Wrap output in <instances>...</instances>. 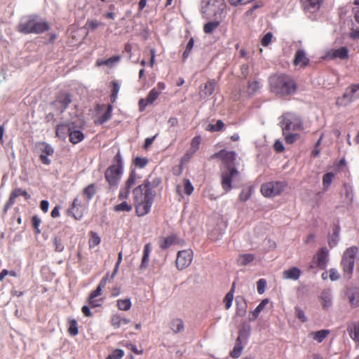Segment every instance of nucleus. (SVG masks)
<instances>
[{
    "label": "nucleus",
    "instance_id": "11",
    "mask_svg": "<svg viewBox=\"0 0 359 359\" xmlns=\"http://www.w3.org/2000/svg\"><path fill=\"white\" fill-rule=\"evenodd\" d=\"M20 196H24L27 200L30 198V195L26 190L22 189L20 188H16L13 189L10 194L9 199L4 205V210L5 212H7L8 210H9L13 206L15 202V198Z\"/></svg>",
    "mask_w": 359,
    "mask_h": 359
},
{
    "label": "nucleus",
    "instance_id": "60",
    "mask_svg": "<svg viewBox=\"0 0 359 359\" xmlns=\"http://www.w3.org/2000/svg\"><path fill=\"white\" fill-rule=\"evenodd\" d=\"M295 316L302 322L305 323L307 320V318L305 316L304 311L299 306H295Z\"/></svg>",
    "mask_w": 359,
    "mask_h": 359
},
{
    "label": "nucleus",
    "instance_id": "30",
    "mask_svg": "<svg viewBox=\"0 0 359 359\" xmlns=\"http://www.w3.org/2000/svg\"><path fill=\"white\" fill-rule=\"evenodd\" d=\"M113 106L112 104H108L106 111L95 121V124H103L111 117Z\"/></svg>",
    "mask_w": 359,
    "mask_h": 359
},
{
    "label": "nucleus",
    "instance_id": "47",
    "mask_svg": "<svg viewBox=\"0 0 359 359\" xmlns=\"http://www.w3.org/2000/svg\"><path fill=\"white\" fill-rule=\"evenodd\" d=\"M334 177V174L332 172H327L323 175V189L325 190H327L330 187Z\"/></svg>",
    "mask_w": 359,
    "mask_h": 359
},
{
    "label": "nucleus",
    "instance_id": "43",
    "mask_svg": "<svg viewBox=\"0 0 359 359\" xmlns=\"http://www.w3.org/2000/svg\"><path fill=\"white\" fill-rule=\"evenodd\" d=\"M219 26V21H211L205 23L203 27V32L205 34H211Z\"/></svg>",
    "mask_w": 359,
    "mask_h": 359
},
{
    "label": "nucleus",
    "instance_id": "4",
    "mask_svg": "<svg viewBox=\"0 0 359 359\" xmlns=\"http://www.w3.org/2000/svg\"><path fill=\"white\" fill-rule=\"evenodd\" d=\"M236 158H222L223 168L221 171V185L224 194L229 192L232 188V181L239 175Z\"/></svg>",
    "mask_w": 359,
    "mask_h": 359
},
{
    "label": "nucleus",
    "instance_id": "62",
    "mask_svg": "<svg viewBox=\"0 0 359 359\" xmlns=\"http://www.w3.org/2000/svg\"><path fill=\"white\" fill-rule=\"evenodd\" d=\"M53 243L55 246V250L56 252H60L64 250V245L61 238L58 237H55L53 240Z\"/></svg>",
    "mask_w": 359,
    "mask_h": 359
},
{
    "label": "nucleus",
    "instance_id": "40",
    "mask_svg": "<svg viewBox=\"0 0 359 359\" xmlns=\"http://www.w3.org/2000/svg\"><path fill=\"white\" fill-rule=\"evenodd\" d=\"M89 235L90 238L88 241V245L90 248H93L100 243L101 239L97 233L90 231Z\"/></svg>",
    "mask_w": 359,
    "mask_h": 359
},
{
    "label": "nucleus",
    "instance_id": "28",
    "mask_svg": "<svg viewBox=\"0 0 359 359\" xmlns=\"http://www.w3.org/2000/svg\"><path fill=\"white\" fill-rule=\"evenodd\" d=\"M176 240V236L171 235L167 237H162L158 241L159 247L162 250H166L170 248Z\"/></svg>",
    "mask_w": 359,
    "mask_h": 359
},
{
    "label": "nucleus",
    "instance_id": "38",
    "mask_svg": "<svg viewBox=\"0 0 359 359\" xmlns=\"http://www.w3.org/2000/svg\"><path fill=\"white\" fill-rule=\"evenodd\" d=\"M115 212H130L133 209V205L127 202V201H122L120 204L114 206Z\"/></svg>",
    "mask_w": 359,
    "mask_h": 359
},
{
    "label": "nucleus",
    "instance_id": "17",
    "mask_svg": "<svg viewBox=\"0 0 359 359\" xmlns=\"http://www.w3.org/2000/svg\"><path fill=\"white\" fill-rule=\"evenodd\" d=\"M215 86H216V81L215 80H209L208 81L203 88H201V90H200V96L201 97H206L208 96H210L211 95L214 91H215Z\"/></svg>",
    "mask_w": 359,
    "mask_h": 359
},
{
    "label": "nucleus",
    "instance_id": "36",
    "mask_svg": "<svg viewBox=\"0 0 359 359\" xmlns=\"http://www.w3.org/2000/svg\"><path fill=\"white\" fill-rule=\"evenodd\" d=\"M170 328L174 333H179L184 330V323L180 318L174 319L170 323Z\"/></svg>",
    "mask_w": 359,
    "mask_h": 359
},
{
    "label": "nucleus",
    "instance_id": "24",
    "mask_svg": "<svg viewBox=\"0 0 359 359\" xmlns=\"http://www.w3.org/2000/svg\"><path fill=\"white\" fill-rule=\"evenodd\" d=\"M69 141L73 144H77L84 139V134L79 130H74L71 126L69 133Z\"/></svg>",
    "mask_w": 359,
    "mask_h": 359
},
{
    "label": "nucleus",
    "instance_id": "58",
    "mask_svg": "<svg viewBox=\"0 0 359 359\" xmlns=\"http://www.w3.org/2000/svg\"><path fill=\"white\" fill-rule=\"evenodd\" d=\"M194 38L191 37L189 39L188 43L187 44L186 49L183 53L182 57H183L184 60H185L189 55V53L194 47Z\"/></svg>",
    "mask_w": 359,
    "mask_h": 359
},
{
    "label": "nucleus",
    "instance_id": "45",
    "mask_svg": "<svg viewBox=\"0 0 359 359\" xmlns=\"http://www.w3.org/2000/svg\"><path fill=\"white\" fill-rule=\"evenodd\" d=\"M131 305L130 299H118L117 301V307L121 311H128L131 308Z\"/></svg>",
    "mask_w": 359,
    "mask_h": 359
},
{
    "label": "nucleus",
    "instance_id": "55",
    "mask_svg": "<svg viewBox=\"0 0 359 359\" xmlns=\"http://www.w3.org/2000/svg\"><path fill=\"white\" fill-rule=\"evenodd\" d=\"M130 190L126 187H121L118 193V200L121 201H126L128 198Z\"/></svg>",
    "mask_w": 359,
    "mask_h": 359
},
{
    "label": "nucleus",
    "instance_id": "18",
    "mask_svg": "<svg viewBox=\"0 0 359 359\" xmlns=\"http://www.w3.org/2000/svg\"><path fill=\"white\" fill-rule=\"evenodd\" d=\"M344 98H347L349 100L359 98V83L352 84L348 86L343 95Z\"/></svg>",
    "mask_w": 359,
    "mask_h": 359
},
{
    "label": "nucleus",
    "instance_id": "9",
    "mask_svg": "<svg viewBox=\"0 0 359 359\" xmlns=\"http://www.w3.org/2000/svg\"><path fill=\"white\" fill-rule=\"evenodd\" d=\"M107 280V275L102 278L97 288L90 293L87 299V302L89 306L91 308H95L102 306L103 303V299L97 297L102 294V290L105 287Z\"/></svg>",
    "mask_w": 359,
    "mask_h": 359
},
{
    "label": "nucleus",
    "instance_id": "13",
    "mask_svg": "<svg viewBox=\"0 0 359 359\" xmlns=\"http://www.w3.org/2000/svg\"><path fill=\"white\" fill-rule=\"evenodd\" d=\"M327 57L330 59L347 60L349 57V50L345 46H341L337 49H332L327 53Z\"/></svg>",
    "mask_w": 359,
    "mask_h": 359
},
{
    "label": "nucleus",
    "instance_id": "34",
    "mask_svg": "<svg viewBox=\"0 0 359 359\" xmlns=\"http://www.w3.org/2000/svg\"><path fill=\"white\" fill-rule=\"evenodd\" d=\"M150 251H151L150 243H147L144 245V250H143V256H142V263L140 265L141 269H145L147 267Z\"/></svg>",
    "mask_w": 359,
    "mask_h": 359
},
{
    "label": "nucleus",
    "instance_id": "48",
    "mask_svg": "<svg viewBox=\"0 0 359 359\" xmlns=\"http://www.w3.org/2000/svg\"><path fill=\"white\" fill-rule=\"evenodd\" d=\"M241 302H239L238 297L236 299L237 311L238 315H243L246 311V302L243 297H241Z\"/></svg>",
    "mask_w": 359,
    "mask_h": 359
},
{
    "label": "nucleus",
    "instance_id": "29",
    "mask_svg": "<svg viewBox=\"0 0 359 359\" xmlns=\"http://www.w3.org/2000/svg\"><path fill=\"white\" fill-rule=\"evenodd\" d=\"M70 127V125L67 124L57 125L55 130L56 136L60 139H65L67 135H69Z\"/></svg>",
    "mask_w": 359,
    "mask_h": 359
},
{
    "label": "nucleus",
    "instance_id": "15",
    "mask_svg": "<svg viewBox=\"0 0 359 359\" xmlns=\"http://www.w3.org/2000/svg\"><path fill=\"white\" fill-rule=\"evenodd\" d=\"M293 63L294 65L302 68H305L309 64V59L306 57L304 50L299 49L296 51Z\"/></svg>",
    "mask_w": 359,
    "mask_h": 359
},
{
    "label": "nucleus",
    "instance_id": "8",
    "mask_svg": "<svg viewBox=\"0 0 359 359\" xmlns=\"http://www.w3.org/2000/svg\"><path fill=\"white\" fill-rule=\"evenodd\" d=\"M280 122L283 133L290 130H297L302 128V123L299 117L292 113H285L282 116Z\"/></svg>",
    "mask_w": 359,
    "mask_h": 359
},
{
    "label": "nucleus",
    "instance_id": "61",
    "mask_svg": "<svg viewBox=\"0 0 359 359\" xmlns=\"http://www.w3.org/2000/svg\"><path fill=\"white\" fill-rule=\"evenodd\" d=\"M248 87L250 93H255L260 88V83L257 81H249Z\"/></svg>",
    "mask_w": 359,
    "mask_h": 359
},
{
    "label": "nucleus",
    "instance_id": "19",
    "mask_svg": "<svg viewBox=\"0 0 359 359\" xmlns=\"http://www.w3.org/2000/svg\"><path fill=\"white\" fill-rule=\"evenodd\" d=\"M243 337V331H239V335L236 340V344L233 350L230 352V356L233 358H238L241 355L243 351V346L241 342V337Z\"/></svg>",
    "mask_w": 359,
    "mask_h": 359
},
{
    "label": "nucleus",
    "instance_id": "53",
    "mask_svg": "<svg viewBox=\"0 0 359 359\" xmlns=\"http://www.w3.org/2000/svg\"><path fill=\"white\" fill-rule=\"evenodd\" d=\"M283 134V135H285V140L287 144L294 143L299 137V135L298 134L290 133L289 132H285V133Z\"/></svg>",
    "mask_w": 359,
    "mask_h": 359
},
{
    "label": "nucleus",
    "instance_id": "42",
    "mask_svg": "<svg viewBox=\"0 0 359 359\" xmlns=\"http://www.w3.org/2000/svg\"><path fill=\"white\" fill-rule=\"evenodd\" d=\"M96 193V187L94 184H90L87 186L83 190V194L88 198V200H90Z\"/></svg>",
    "mask_w": 359,
    "mask_h": 359
},
{
    "label": "nucleus",
    "instance_id": "14",
    "mask_svg": "<svg viewBox=\"0 0 359 359\" xmlns=\"http://www.w3.org/2000/svg\"><path fill=\"white\" fill-rule=\"evenodd\" d=\"M316 259L315 267H319L322 269H325L328 260V250L326 248H320L316 255L313 257V261Z\"/></svg>",
    "mask_w": 359,
    "mask_h": 359
},
{
    "label": "nucleus",
    "instance_id": "27",
    "mask_svg": "<svg viewBox=\"0 0 359 359\" xmlns=\"http://www.w3.org/2000/svg\"><path fill=\"white\" fill-rule=\"evenodd\" d=\"M60 104L62 110L67 109L69 104L71 103L72 100L69 93H61L57 97L55 101Z\"/></svg>",
    "mask_w": 359,
    "mask_h": 359
},
{
    "label": "nucleus",
    "instance_id": "6",
    "mask_svg": "<svg viewBox=\"0 0 359 359\" xmlns=\"http://www.w3.org/2000/svg\"><path fill=\"white\" fill-rule=\"evenodd\" d=\"M358 251V248L351 247L343 254L341 266L344 272V277L351 278L354 268L355 257Z\"/></svg>",
    "mask_w": 359,
    "mask_h": 359
},
{
    "label": "nucleus",
    "instance_id": "2",
    "mask_svg": "<svg viewBox=\"0 0 359 359\" xmlns=\"http://www.w3.org/2000/svg\"><path fill=\"white\" fill-rule=\"evenodd\" d=\"M271 91L280 97L293 94L297 90L294 81L286 74H275L269 78Z\"/></svg>",
    "mask_w": 359,
    "mask_h": 359
},
{
    "label": "nucleus",
    "instance_id": "31",
    "mask_svg": "<svg viewBox=\"0 0 359 359\" xmlns=\"http://www.w3.org/2000/svg\"><path fill=\"white\" fill-rule=\"evenodd\" d=\"M84 210V207L70 208L67 210V213L69 215L74 217L76 220H79L83 217Z\"/></svg>",
    "mask_w": 359,
    "mask_h": 359
},
{
    "label": "nucleus",
    "instance_id": "5",
    "mask_svg": "<svg viewBox=\"0 0 359 359\" xmlns=\"http://www.w3.org/2000/svg\"><path fill=\"white\" fill-rule=\"evenodd\" d=\"M123 172V167L121 158H116L104 173L105 180L111 187H116L118 186Z\"/></svg>",
    "mask_w": 359,
    "mask_h": 359
},
{
    "label": "nucleus",
    "instance_id": "50",
    "mask_svg": "<svg viewBox=\"0 0 359 359\" xmlns=\"http://www.w3.org/2000/svg\"><path fill=\"white\" fill-rule=\"evenodd\" d=\"M236 156V153L233 151H227L226 149H223L219 151L218 153L215 154L212 157H235Z\"/></svg>",
    "mask_w": 359,
    "mask_h": 359
},
{
    "label": "nucleus",
    "instance_id": "63",
    "mask_svg": "<svg viewBox=\"0 0 359 359\" xmlns=\"http://www.w3.org/2000/svg\"><path fill=\"white\" fill-rule=\"evenodd\" d=\"M184 191L188 196L191 195L194 191V187L188 179L184 180Z\"/></svg>",
    "mask_w": 359,
    "mask_h": 359
},
{
    "label": "nucleus",
    "instance_id": "16",
    "mask_svg": "<svg viewBox=\"0 0 359 359\" xmlns=\"http://www.w3.org/2000/svg\"><path fill=\"white\" fill-rule=\"evenodd\" d=\"M346 330L350 337L356 343L359 344V320L352 321L348 324Z\"/></svg>",
    "mask_w": 359,
    "mask_h": 359
},
{
    "label": "nucleus",
    "instance_id": "37",
    "mask_svg": "<svg viewBox=\"0 0 359 359\" xmlns=\"http://www.w3.org/2000/svg\"><path fill=\"white\" fill-rule=\"evenodd\" d=\"M104 24L99 22L96 19H88L85 28H86L88 30L90 31H94L96 29H97L99 27H104Z\"/></svg>",
    "mask_w": 359,
    "mask_h": 359
},
{
    "label": "nucleus",
    "instance_id": "22",
    "mask_svg": "<svg viewBox=\"0 0 359 359\" xmlns=\"http://www.w3.org/2000/svg\"><path fill=\"white\" fill-rule=\"evenodd\" d=\"M36 147L41 153L39 157H47L48 156H52L54 153L53 148L46 142H39L36 144Z\"/></svg>",
    "mask_w": 359,
    "mask_h": 359
},
{
    "label": "nucleus",
    "instance_id": "52",
    "mask_svg": "<svg viewBox=\"0 0 359 359\" xmlns=\"http://www.w3.org/2000/svg\"><path fill=\"white\" fill-rule=\"evenodd\" d=\"M32 226L34 229L35 233L40 234L41 232V230L39 229V226L41 223V219L37 215H34L32 217Z\"/></svg>",
    "mask_w": 359,
    "mask_h": 359
},
{
    "label": "nucleus",
    "instance_id": "49",
    "mask_svg": "<svg viewBox=\"0 0 359 359\" xmlns=\"http://www.w3.org/2000/svg\"><path fill=\"white\" fill-rule=\"evenodd\" d=\"M268 303V299H264L259 303V304L255 308V309L252 312L254 318H257L258 317L260 312L264 309V307L266 306Z\"/></svg>",
    "mask_w": 359,
    "mask_h": 359
},
{
    "label": "nucleus",
    "instance_id": "59",
    "mask_svg": "<svg viewBox=\"0 0 359 359\" xmlns=\"http://www.w3.org/2000/svg\"><path fill=\"white\" fill-rule=\"evenodd\" d=\"M201 142V137L200 135H197L194 137L191 142V149L193 152H195L199 149V146Z\"/></svg>",
    "mask_w": 359,
    "mask_h": 359
},
{
    "label": "nucleus",
    "instance_id": "46",
    "mask_svg": "<svg viewBox=\"0 0 359 359\" xmlns=\"http://www.w3.org/2000/svg\"><path fill=\"white\" fill-rule=\"evenodd\" d=\"M224 128V123L222 120H217L215 124H209L207 130L210 132L222 131Z\"/></svg>",
    "mask_w": 359,
    "mask_h": 359
},
{
    "label": "nucleus",
    "instance_id": "3",
    "mask_svg": "<svg viewBox=\"0 0 359 359\" xmlns=\"http://www.w3.org/2000/svg\"><path fill=\"white\" fill-rule=\"evenodd\" d=\"M49 29L50 26L48 22L34 15L23 18L18 25V31L25 34H41Z\"/></svg>",
    "mask_w": 359,
    "mask_h": 359
},
{
    "label": "nucleus",
    "instance_id": "44",
    "mask_svg": "<svg viewBox=\"0 0 359 359\" xmlns=\"http://www.w3.org/2000/svg\"><path fill=\"white\" fill-rule=\"evenodd\" d=\"M111 86H112V90H111V94L110 95V100H111V104H114L117 99L118 93L120 90V85L118 84V83L117 81H114L111 82Z\"/></svg>",
    "mask_w": 359,
    "mask_h": 359
},
{
    "label": "nucleus",
    "instance_id": "12",
    "mask_svg": "<svg viewBox=\"0 0 359 359\" xmlns=\"http://www.w3.org/2000/svg\"><path fill=\"white\" fill-rule=\"evenodd\" d=\"M345 295L352 309L359 306V287H351L346 288Z\"/></svg>",
    "mask_w": 359,
    "mask_h": 359
},
{
    "label": "nucleus",
    "instance_id": "32",
    "mask_svg": "<svg viewBox=\"0 0 359 359\" xmlns=\"http://www.w3.org/2000/svg\"><path fill=\"white\" fill-rule=\"evenodd\" d=\"M253 192V187L252 186L243 188L239 194L238 200L241 202H245L251 197Z\"/></svg>",
    "mask_w": 359,
    "mask_h": 359
},
{
    "label": "nucleus",
    "instance_id": "51",
    "mask_svg": "<svg viewBox=\"0 0 359 359\" xmlns=\"http://www.w3.org/2000/svg\"><path fill=\"white\" fill-rule=\"evenodd\" d=\"M203 196L210 201H215L219 198V196L215 194V191L212 188H208L204 190Z\"/></svg>",
    "mask_w": 359,
    "mask_h": 359
},
{
    "label": "nucleus",
    "instance_id": "26",
    "mask_svg": "<svg viewBox=\"0 0 359 359\" xmlns=\"http://www.w3.org/2000/svg\"><path fill=\"white\" fill-rule=\"evenodd\" d=\"M111 325L116 329L119 328L123 325L128 324L130 320L129 319L122 318L119 314H115L111 318Z\"/></svg>",
    "mask_w": 359,
    "mask_h": 359
},
{
    "label": "nucleus",
    "instance_id": "20",
    "mask_svg": "<svg viewBox=\"0 0 359 359\" xmlns=\"http://www.w3.org/2000/svg\"><path fill=\"white\" fill-rule=\"evenodd\" d=\"M319 300L323 309H328L332 306V294L329 290H324L321 292Z\"/></svg>",
    "mask_w": 359,
    "mask_h": 359
},
{
    "label": "nucleus",
    "instance_id": "10",
    "mask_svg": "<svg viewBox=\"0 0 359 359\" xmlns=\"http://www.w3.org/2000/svg\"><path fill=\"white\" fill-rule=\"evenodd\" d=\"M193 257L194 253L191 250L179 251L175 261L177 268L179 270H183L188 267L192 262Z\"/></svg>",
    "mask_w": 359,
    "mask_h": 359
},
{
    "label": "nucleus",
    "instance_id": "25",
    "mask_svg": "<svg viewBox=\"0 0 359 359\" xmlns=\"http://www.w3.org/2000/svg\"><path fill=\"white\" fill-rule=\"evenodd\" d=\"M330 331L329 330H321L316 332H311L309 334V337L318 343H321L327 337Z\"/></svg>",
    "mask_w": 359,
    "mask_h": 359
},
{
    "label": "nucleus",
    "instance_id": "41",
    "mask_svg": "<svg viewBox=\"0 0 359 359\" xmlns=\"http://www.w3.org/2000/svg\"><path fill=\"white\" fill-rule=\"evenodd\" d=\"M234 288L235 283H233L231 290L226 294L224 299V303L225 304L226 309H229L231 306L232 302L233 299Z\"/></svg>",
    "mask_w": 359,
    "mask_h": 359
},
{
    "label": "nucleus",
    "instance_id": "64",
    "mask_svg": "<svg viewBox=\"0 0 359 359\" xmlns=\"http://www.w3.org/2000/svg\"><path fill=\"white\" fill-rule=\"evenodd\" d=\"M266 287V281L265 279L262 278L257 282V289L259 294H262L265 291Z\"/></svg>",
    "mask_w": 359,
    "mask_h": 359
},
{
    "label": "nucleus",
    "instance_id": "33",
    "mask_svg": "<svg viewBox=\"0 0 359 359\" xmlns=\"http://www.w3.org/2000/svg\"><path fill=\"white\" fill-rule=\"evenodd\" d=\"M68 333L72 337L76 336L79 334L78 323L76 320L73 318L68 319Z\"/></svg>",
    "mask_w": 359,
    "mask_h": 359
},
{
    "label": "nucleus",
    "instance_id": "1",
    "mask_svg": "<svg viewBox=\"0 0 359 359\" xmlns=\"http://www.w3.org/2000/svg\"><path fill=\"white\" fill-rule=\"evenodd\" d=\"M161 182L159 177L150 176L133 190V205L138 217H143L150 212Z\"/></svg>",
    "mask_w": 359,
    "mask_h": 359
},
{
    "label": "nucleus",
    "instance_id": "21",
    "mask_svg": "<svg viewBox=\"0 0 359 359\" xmlns=\"http://www.w3.org/2000/svg\"><path fill=\"white\" fill-rule=\"evenodd\" d=\"M301 270L297 267H291L283 272V278L284 279H290L297 280L301 276Z\"/></svg>",
    "mask_w": 359,
    "mask_h": 359
},
{
    "label": "nucleus",
    "instance_id": "56",
    "mask_svg": "<svg viewBox=\"0 0 359 359\" xmlns=\"http://www.w3.org/2000/svg\"><path fill=\"white\" fill-rule=\"evenodd\" d=\"M160 94V90H157V88H152L147 97L149 100V102L153 103L158 97Z\"/></svg>",
    "mask_w": 359,
    "mask_h": 359
},
{
    "label": "nucleus",
    "instance_id": "57",
    "mask_svg": "<svg viewBox=\"0 0 359 359\" xmlns=\"http://www.w3.org/2000/svg\"><path fill=\"white\" fill-rule=\"evenodd\" d=\"M136 175L134 170H132L129 177L126 180L124 187L130 190V188L135 184Z\"/></svg>",
    "mask_w": 359,
    "mask_h": 359
},
{
    "label": "nucleus",
    "instance_id": "39",
    "mask_svg": "<svg viewBox=\"0 0 359 359\" xmlns=\"http://www.w3.org/2000/svg\"><path fill=\"white\" fill-rule=\"evenodd\" d=\"M254 259V255L249 253L239 255L237 262L239 265L245 266L252 262Z\"/></svg>",
    "mask_w": 359,
    "mask_h": 359
},
{
    "label": "nucleus",
    "instance_id": "7",
    "mask_svg": "<svg viewBox=\"0 0 359 359\" xmlns=\"http://www.w3.org/2000/svg\"><path fill=\"white\" fill-rule=\"evenodd\" d=\"M287 185V184L285 181L268 182L262 184L260 191L265 197H274L280 195Z\"/></svg>",
    "mask_w": 359,
    "mask_h": 359
},
{
    "label": "nucleus",
    "instance_id": "35",
    "mask_svg": "<svg viewBox=\"0 0 359 359\" xmlns=\"http://www.w3.org/2000/svg\"><path fill=\"white\" fill-rule=\"evenodd\" d=\"M121 60V57L119 55L112 56L107 60H102L98 59L96 62L97 66H112L114 63L118 62Z\"/></svg>",
    "mask_w": 359,
    "mask_h": 359
},
{
    "label": "nucleus",
    "instance_id": "23",
    "mask_svg": "<svg viewBox=\"0 0 359 359\" xmlns=\"http://www.w3.org/2000/svg\"><path fill=\"white\" fill-rule=\"evenodd\" d=\"M304 8L311 11L319 10L323 0H301Z\"/></svg>",
    "mask_w": 359,
    "mask_h": 359
},
{
    "label": "nucleus",
    "instance_id": "54",
    "mask_svg": "<svg viewBox=\"0 0 359 359\" xmlns=\"http://www.w3.org/2000/svg\"><path fill=\"white\" fill-rule=\"evenodd\" d=\"M124 355V351L121 349H115L106 359H121Z\"/></svg>",
    "mask_w": 359,
    "mask_h": 359
}]
</instances>
